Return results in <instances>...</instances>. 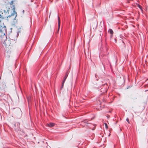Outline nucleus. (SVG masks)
<instances>
[{
	"label": "nucleus",
	"instance_id": "1",
	"mask_svg": "<svg viewBox=\"0 0 148 148\" xmlns=\"http://www.w3.org/2000/svg\"><path fill=\"white\" fill-rule=\"evenodd\" d=\"M12 10L13 12L10 15L8 16L7 17V20L11 22L14 21V20H15L16 17L17 16V13L15 11V8H14Z\"/></svg>",
	"mask_w": 148,
	"mask_h": 148
},
{
	"label": "nucleus",
	"instance_id": "2",
	"mask_svg": "<svg viewBox=\"0 0 148 148\" xmlns=\"http://www.w3.org/2000/svg\"><path fill=\"white\" fill-rule=\"evenodd\" d=\"M6 27L3 26L1 27L0 29V36H5V34L6 33Z\"/></svg>",
	"mask_w": 148,
	"mask_h": 148
},
{
	"label": "nucleus",
	"instance_id": "3",
	"mask_svg": "<svg viewBox=\"0 0 148 148\" xmlns=\"http://www.w3.org/2000/svg\"><path fill=\"white\" fill-rule=\"evenodd\" d=\"M4 45L6 46H9L11 44V41L10 39H7L5 41H4Z\"/></svg>",
	"mask_w": 148,
	"mask_h": 148
},
{
	"label": "nucleus",
	"instance_id": "4",
	"mask_svg": "<svg viewBox=\"0 0 148 148\" xmlns=\"http://www.w3.org/2000/svg\"><path fill=\"white\" fill-rule=\"evenodd\" d=\"M55 124L53 123H51L49 124H48L47 125L50 127H52L54 126Z\"/></svg>",
	"mask_w": 148,
	"mask_h": 148
},
{
	"label": "nucleus",
	"instance_id": "5",
	"mask_svg": "<svg viewBox=\"0 0 148 148\" xmlns=\"http://www.w3.org/2000/svg\"><path fill=\"white\" fill-rule=\"evenodd\" d=\"M58 29H59L60 27V20L59 17V16L58 17Z\"/></svg>",
	"mask_w": 148,
	"mask_h": 148
},
{
	"label": "nucleus",
	"instance_id": "6",
	"mask_svg": "<svg viewBox=\"0 0 148 148\" xmlns=\"http://www.w3.org/2000/svg\"><path fill=\"white\" fill-rule=\"evenodd\" d=\"M68 76V74H66L65 76V77H64V80L63 82V84H62L63 85V84H64V82L65 80H66V79L67 77Z\"/></svg>",
	"mask_w": 148,
	"mask_h": 148
},
{
	"label": "nucleus",
	"instance_id": "7",
	"mask_svg": "<svg viewBox=\"0 0 148 148\" xmlns=\"http://www.w3.org/2000/svg\"><path fill=\"white\" fill-rule=\"evenodd\" d=\"M109 32L110 34L112 35L113 33V31L112 29H110L109 30Z\"/></svg>",
	"mask_w": 148,
	"mask_h": 148
},
{
	"label": "nucleus",
	"instance_id": "8",
	"mask_svg": "<svg viewBox=\"0 0 148 148\" xmlns=\"http://www.w3.org/2000/svg\"><path fill=\"white\" fill-rule=\"evenodd\" d=\"M4 18V17L1 14H0V22Z\"/></svg>",
	"mask_w": 148,
	"mask_h": 148
},
{
	"label": "nucleus",
	"instance_id": "9",
	"mask_svg": "<svg viewBox=\"0 0 148 148\" xmlns=\"http://www.w3.org/2000/svg\"><path fill=\"white\" fill-rule=\"evenodd\" d=\"M137 5H138V6L140 8V9L141 10H142V8H141V6L139 4H138Z\"/></svg>",
	"mask_w": 148,
	"mask_h": 148
},
{
	"label": "nucleus",
	"instance_id": "10",
	"mask_svg": "<svg viewBox=\"0 0 148 148\" xmlns=\"http://www.w3.org/2000/svg\"><path fill=\"white\" fill-rule=\"evenodd\" d=\"M104 124L106 128L107 129L108 127L107 124L106 123H104Z\"/></svg>",
	"mask_w": 148,
	"mask_h": 148
},
{
	"label": "nucleus",
	"instance_id": "11",
	"mask_svg": "<svg viewBox=\"0 0 148 148\" xmlns=\"http://www.w3.org/2000/svg\"><path fill=\"white\" fill-rule=\"evenodd\" d=\"M126 121L128 122V123H130V121H129V120L128 118H127L126 119Z\"/></svg>",
	"mask_w": 148,
	"mask_h": 148
},
{
	"label": "nucleus",
	"instance_id": "12",
	"mask_svg": "<svg viewBox=\"0 0 148 148\" xmlns=\"http://www.w3.org/2000/svg\"><path fill=\"white\" fill-rule=\"evenodd\" d=\"M107 118L108 119V118H109V116H107Z\"/></svg>",
	"mask_w": 148,
	"mask_h": 148
},
{
	"label": "nucleus",
	"instance_id": "13",
	"mask_svg": "<svg viewBox=\"0 0 148 148\" xmlns=\"http://www.w3.org/2000/svg\"><path fill=\"white\" fill-rule=\"evenodd\" d=\"M24 10H23V13H24Z\"/></svg>",
	"mask_w": 148,
	"mask_h": 148
}]
</instances>
